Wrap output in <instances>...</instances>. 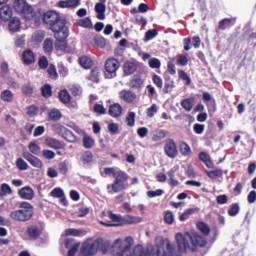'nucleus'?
<instances>
[{
  "mask_svg": "<svg viewBox=\"0 0 256 256\" xmlns=\"http://www.w3.org/2000/svg\"><path fill=\"white\" fill-rule=\"evenodd\" d=\"M176 241L178 245V251L180 253H185V251L195 252L197 251V247H205V245H207V239L196 232L191 234L177 233Z\"/></svg>",
  "mask_w": 256,
  "mask_h": 256,
  "instance_id": "obj_1",
  "label": "nucleus"
},
{
  "mask_svg": "<svg viewBox=\"0 0 256 256\" xmlns=\"http://www.w3.org/2000/svg\"><path fill=\"white\" fill-rule=\"evenodd\" d=\"M13 9L16 13L23 15L25 19L31 21L33 19L35 23H41V10L35 12L33 7L25 0H15L13 3Z\"/></svg>",
  "mask_w": 256,
  "mask_h": 256,
  "instance_id": "obj_2",
  "label": "nucleus"
},
{
  "mask_svg": "<svg viewBox=\"0 0 256 256\" xmlns=\"http://www.w3.org/2000/svg\"><path fill=\"white\" fill-rule=\"evenodd\" d=\"M103 251V253H107V245L101 238L93 240L92 238L86 239L80 248V253L83 256H95L98 251Z\"/></svg>",
  "mask_w": 256,
  "mask_h": 256,
  "instance_id": "obj_3",
  "label": "nucleus"
},
{
  "mask_svg": "<svg viewBox=\"0 0 256 256\" xmlns=\"http://www.w3.org/2000/svg\"><path fill=\"white\" fill-rule=\"evenodd\" d=\"M9 217L18 223H27L33 217V206L28 202H22L20 209L11 211Z\"/></svg>",
  "mask_w": 256,
  "mask_h": 256,
  "instance_id": "obj_4",
  "label": "nucleus"
},
{
  "mask_svg": "<svg viewBox=\"0 0 256 256\" xmlns=\"http://www.w3.org/2000/svg\"><path fill=\"white\" fill-rule=\"evenodd\" d=\"M41 15V20L46 25H49L51 31H57V27H59V25H63L65 22V20L61 19V15L53 10L45 13L41 12Z\"/></svg>",
  "mask_w": 256,
  "mask_h": 256,
  "instance_id": "obj_5",
  "label": "nucleus"
},
{
  "mask_svg": "<svg viewBox=\"0 0 256 256\" xmlns=\"http://www.w3.org/2000/svg\"><path fill=\"white\" fill-rule=\"evenodd\" d=\"M164 153L170 159H175V157L179 155V150H177V144L175 143V140L173 139L166 140V143L164 146Z\"/></svg>",
  "mask_w": 256,
  "mask_h": 256,
  "instance_id": "obj_6",
  "label": "nucleus"
},
{
  "mask_svg": "<svg viewBox=\"0 0 256 256\" xmlns=\"http://www.w3.org/2000/svg\"><path fill=\"white\" fill-rule=\"evenodd\" d=\"M54 37L59 43H63L67 37H69V28L65 25V22H62V25H58L56 30H52Z\"/></svg>",
  "mask_w": 256,
  "mask_h": 256,
  "instance_id": "obj_7",
  "label": "nucleus"
},
{
  "mask_svg": "<svg viewBox=\"0 0 256 256\" xmlns=\"http://www.w3.org/2000/svg\"><path fill=\"white\" fill-rule=\"evenodd\" d=\"M129 188V184L118 182L114 180L112 184L107 185L108 193H121V191H125V189Z\"/></svg>",
  "mask_w": 256,
  "mask_h": 256,
  "instance_id": "obj_8",
  "label": "nucleus"
},
{
  "mask_svg": "<svg viewBox=\"0 0 256 256\" xmlns=\"http://www.w3.org/2000/svg\"><path fill=\"white\" fill-rule=\"evenodd\" d=\"M23 157L26 161H28V163H30V165H32V167H36V169H41V167H43V161L31 153L24 152Z\"/></svg>",
  "mask_w": 256,
  "mask_h": 256,
  "instance_id": "obj_9",
  "label": "nucleus"
},
{
  "mask_svg": "<svg viewBox=\"0 0 256 256\" xmlns=\"http://www.w3.org/2000/svg\"><path fill=\"white\" fill-rule=\"evenodd\" d=\"M18 195L21 197V199L31 201L33 197H35V192L33 191V188L26 186L19 190Z\"/></svg>",
  "mask_w": 256,
  "mask_h": 256,
  "instance_id": "obj_10",
  "label": "nucleus"
},
{
  "mask_svg": "<svg viewBox=\"0 0 256 256\" xmlns=\"http://www.w3.org/2000/svg\"><path fill=\"white\" fill-rule=\"evenodd\" d=\"M120 63L115 58H110L105 63L107 73H115L119 69Z\"/></svg>",
  "mask_w": 256,
  "mask_h": 256,
  "instance_id": "obj_11",
  "label": "nucleus"
},
{
  "mask_svg": "<svg viewBox=\"0 0 256 256\" xmlns=\"http://www.w3.org/2000/svg\"><path fill=\"white\" fill-rule=\"evenodd\" d=\"M120 99H123L126 103H133L134 100L137 99V95L131 90H122L120 92Z\"/></svg>",
  "mask_w": 256,
  "mask_h": 256,
  "instance_id": "obj_12",
  "label": "nucleus"
},
{
  "mask_svg": "<svg viewBox=\"0 0 256 256\" xmlns=\"http://www.w3.org/2000/svg\"><path fill=\"white\" fill-rule=\"evenodd\" d=\"M95 11L97 12V19H99L100 21H105L106 16H105V12L107 11V6H105V4L98 2L95 5Z\"/></svg>",
  "mask_w": 256,
  "mask_h": 256,
  "instance_id": "obj_13",
  "label": "nucleus"
},
{
  "mask_svg": "<svg viewBox=\"0 0 256 256\" xmlns=\"http://www.w3.org/2000/svg\"><path fill=\"white\" fill-rule=\"evenodd\" d=\"M22 60L25 65H33V63H35V53L32 50L24 51Z\"/></svg>",
  "mask_w": 256,
  "mask_h": 256,
  "instance_id": "obj_14",
  "label": "nucleus"
},
{
  "mask_svg": "<svg viewBox=\"0 0 256 256\" xmlns=\"http://www.w3.org/2000/svg\"><path fill=\"white\" fill-rule=\"evenodd\" d=\"M27 235L32 241H36L38 237H41V229L35 225H31L27 228Z\"/></svg>",
  "mask_w": 256,
  "mask_h": 256,
  "instance_id": "obj_15",
  "label": "nucleus"
},
{
  "mask_svg": "<svg viewBox=\"0 0 256 256\" xmlns=\"http://www.w3.org/2000/svg\"><path fill=\"white\" fill-rule=\"evenodd\" d=\"M13 15V11L9 5H4L0 8V18L2 21H9Z\"/></svg>",
  "mask_w": 256,
  "mask_h": 256,
  "instance_id": "obj_16",
  "label": "nucleus"
},
{
  "mask_svg": "<svg viewBox=\"0 0 256 256\" xmlns=\"http://www.w3.org/2000/svg\"><path fill=\"white\" fill-rule=\"evenodd\" d=\"M58 5L62 9L79 7V5H81V0H61Z\"/></svg>",
  "mask_w": 256,
  "mask_h": 256,
  "instance_id": "obj_17",
  "label": "nucleus"
},
{
  "mask_svg": "<svg viewBox=\"0 0 256 256\" xmlns=\"http://www.w3.org/2000/svg\"><path fill=\"white\" fill-rule=\"evenodd\" d=\"M202 99L208 107H212L213 111H216L217 103L215 102V98H213L209 92H203Z\"/></svg>",
  "mask_w": 256,
  "mask_h": 256,
  "instance_id": "obj_18",
  "label": "nucleus"
},
{
  "mask_svg": "<svg viewBox=\"0 0 256 256\" xmlns=\"http://www.w3.org/2000/svg\"><path fill=\"white\" fill-rule=\"evenodd\" d=\"M235 18H224L219 22L218 29L220 31H225V29H229V27H233L235 25Z\"/></svg>",
  "mask_w": 256,
  "mask_h": 256,
  "instance_id": "obj_19",
  "label": "nucleus"
},
{
  "mask_svg": "<svg viewBox=\"0 0 256 256\" xmlns=\"http://www.w3.org/2000/svg\"><path fill=\"white\" fill-rule=\"evenodd\" d=\"M143 218L135 217L131 215L122 216V225H135L137 223H141Z\"/></svg>",
  "mask_w": 256,
  "mask_h": 256,
  "instance_id": "obj_20",
  "label": "nucleus"
},
{
  "mask_svg": "<svg viewBox=\"0 0 256 256\" xmlns=\"http://www.w3.org/2000/svg\"><path fill=\"white\" fill-rule=\"evenodd\" d=\"M123 70L125 75H133L137 71V62L127 61L124 63Z\"/></svg>",
  "mask_w": 256,
  "mask_h": 256,
  "instance_id": "obj_21",
  "label": "nucleus"
},
{
  "mask_svg": "<svg viewBox=\"0 0 256 256\" xmlns=\"http://www.w3.org/2000/svg\"><path fill=\"white\" fill-rule=\"evenodd\" d=\"M47 147H50V149H63L65 145L63 142L55 139V138H47L45 141Z\"/></svg>",
  "mask_w": 256,
  "mask_h": 256,
  "instance_id": "obj_22",
  "label": "nucleus"
},
{
  "mask_svg": "<svg viewBox=\"0 0 256 256\" xmlns=\"http://www.w3.org/2000/svg\"><path fill=\"white\" fill-rule=\"evenodd\" d=\"M199 159L206 165V167H208V169H213L215 167L211 160V156L207 152H201L199 154Z\"/></svg>",
  "mask_w": 256,
  "mask_h": 256,
  "instance_id": "obj_23",
  "label": "nucleus"
},
{
  "mask_svg": "<svg viewBox=\"0 0 256 256\" xmlns=\"http://www.w3.org/2000/svg\"><path fill=\"white\" fill-rule=\"evenodd\" d=\"M121 113H123V107L120 104H113L108 110L110 117H121Z\"/></svg>",
  "mask_w": 256,
  "mask_h": 256,
  "instance_id": "obj_24",
  "label": "nucleus"
},
{
  "mask_svg": "<svg viewBox=\"0 0 256 256\" xmlns=\"http://www.w3.org/2000/svg\"><path fill=\"white\" fill-rule=\"evenodd\" d=\"M129 87H131V89H141V87H143V79H141V76H133L129 82Z\"/></svg>",
  "mask_w": 256,
  "mask_h": 256,
  "instance_id": "obj_25",
  "label": "nucleus"
},
{
  "mask_svg": "<svg viewBox=\"0 0 256 256\" xmlns=\"http://www.w3.org/2000/svg\"><path fill=\"white\" fill-rule=\"evenodd\" d=\"M48 117L50 121H59L63 117V114L59 109L52 108L48 111Z\"/></svg>",
  "mask_w": 256,
  "mask_h": 256,
  "instance_id": "obj_26",
  "label": "nucleus"
},
{
  "mask_svg": "<svg viewBox=\"0 0 256 256\" xmlns=\"http://www.w3.org/2000/svg\"><path fill=\"white\" fill-rule=\"evenodd\" d=\"M50 195H51V197H57V198L61 199L62 203H64V205H67V199H65V193L63 192V189L54 188L50 192Z\"/></svg>",
  "mask_w": 256,
  "mask_h": 256,
  "instance_id": "obj_27",
  "label": "nucleus"
},
{
  "mask_svg": "<svg viewBox=\"0 0 256 256\" xmlns=\"http://www.w3.org/2000/svg\"><path fill=\"white\" fill-rule=\"evenodd\" d=\"M9 29L13 33H17L21 29V20L17 17H14L9 22Z\"/></svg>",
  "mask_w": 256,
  "mask_h": 256,
  "instance_id": "obj_28",
  "label": "nucleus"
},
{
  "mask_svg": "<svg viewBox=\"0 0 256 256\" xmlns=\"http://www.w3.org/2000/svg\"><path fill=\"white\" fill-rule=\"evenodd\" d=\"M79 64L83 69H91L93 67V60L89 56H82L79 58Z\"/></svg>",
  "mask_w": 256,
  "mask_h": 256,
  "instance_id": "obj_29",
  "label": "nucleus"
},
{
  "mask_svg": "<svg viewBox=\"0 0 256 256\" xmlns=\"http://www.w3.org/2000/svg\"><path fill=\"white\" fill-rule=\"evenodd\" d=\"M101 75V71L99 70V68L95 67L91 70L89 76L87 77V79L89 81H93V83H99V77Z\"/></svg>",
  "mask_w": 256,
  "mask_h": 256,
  "instance_id": "obj_30",
  "label": "nucleus"
},
{
  "mask_svg": "<svg viewBox=\"0 0 256 256\" xmlns=\"http://www.w3.org/2000/svg\"><path fill=\"white\" fill-rule=\"evenodd\" d=\"M114 181H118L119 183H125L129 179V175H127V172L123 171H117L114 172Z\"/></svg>",
  "mask_w": 256,
  "mask_h": 256,
  "instance_id": "obj_31",
  "label": "nucleus"
},
{
  "mask_svg": "<svg viewBox=\"0 0 256 256\" xmlns=\"http://www.w3.org/2000/svg\"><path fill=\"white\" fill-rule=\"evenodd\" d=\"M2 101H6V103H11L15 97L11 90H4L0 95Z\"/></svg>",
  "mask_w": 256,
  "mask_h": 256,
  "instance_id": "obj_32",
  "label": "nucleus"
},
{
  "mask_svg": "<svg viewBox=\"0 0 256 256\" xmlns=\"http://www.w3.org/2000/svg\"><path fill=\"white\" fill-rule=\"evenodd\" d=\"M77 25L85 29H93V22H91V18L89 17L78 20Z\"/></svg>",
  "mask_w": 256,
  "mask_h": 256,
  "instance_id": "obj_33",
  "label": "nucleus"
},
{
  "mask_svg": "<svg viewBox=\"0 0 256 256\" xmlns=\"http://www.w3.org/2000/svg\"><path fill=\"white\" fill-rule=\"evenodd\" d=\"M83 146L85 149H93L95 146V139H93L91 136L84 135Z\"/></svg>",
  "mask_w": 256,
  "mask_h": 256,
  "instance_id": "obj_34",
  "label": "nucleus"
},
{
  "mask_svg": "<svg viewBox=\"0 0 256 256\" xmlns=\"http://www.w3.org/2000/svg\"><path fill=\"white\" fill-rule=\"evenodd\" d=\"M110 219L113 221V225H118V227H121L123 225V216L114 214L113 212H108Z\"/></svg>",
  "mask_w": 256,
  "mask_h": 256,
  "instance_id": "obj_35",
  "label": "nucleus"
},
{
  "mask_svg": "<svg viewBox=\"0 0 256 256\" xmlns=\"http://www.w3.org/2000/svg\"><path fill=\"white\" fill-rule=\"evenodd\" d=\"M193 103H195V98H186L182 100L181 105L185 111H191L193 109Z\"/></svg>",
  "mask_w": 256,
  "mask_h": 256,
  "instance_id": "obj_36",
  "label": "nucleus"
},
{
  "mask_svg": "<svg viewBox=\"0 0 256 256\" xmlns=\"http://www.w3.org/2000/svg\"><path fill=\"white\" fill-rule=\"evenodd\" d=\"M85 231L83 229H75V228H69L66 230V235L68 237H81Z\"/></svg>",
  "mask_w": 256,
  "mask_h": 256,
  "instance_id": "obj_37",
  "label": "nucleus"
},
{
  "mask_svg": "<svg viewBox=\"0 0 256 256\" xmlns=\"http://www.w3.org/2000/svg\"><path fill=\"white\" fill-rule=\"evenodd\" d=\"M167 137V131L165 130H156L153 133L152 140L154 141H163Z\"/></svg>",
  "mask_w": 256,
  "mask_h": 256,
  "instance_id": "obj_38",
  "label": "nucleus"
},
{
  "mask_svg": "<svg viewBox=\"0 0 256 256\" xmlns=\"http://www.w3.org/2000/svg\"><path fill=\"white\" fill-rule=\"evenodd\" d=\"M175 89V81L171 78L165 79L164 93H171Z\"/></svg>",
  "mask_w": 256,
  "mask_h": 256,
  "instance_id": "obj_39",
  "label": "nucleus"
},
{
  "mask_svg": "<svg viewBox=\"0 0 256 256\" xmlns=\"http://www.w3.org/2000/svg\"><path fill=\"white\" fill-rule=\"evenodd\" d=\"M43 49L45 53H47L48 55H51V53H53V39L51 38L46 39L43 44Z\"/></svg>",
  "mask_w": 256,
  "mask_h": 256,
  "instance_id": "obj_40",
  "label": "nucleus"
},
{
  "mask_svg": "<svg viewBox=\"0 0 256 256\" xmlns=\"http://www.w3.org/2000/svg\"><path fill=\"white\" fill-rule=\"evenodd\" d=\"M239 211H241L239 203H234L230 206V209L228 210V215L230 217H237V215H239Z\"/></svg>",
  "mask_w": 256,
  "mask_h": 256,
  "instance_id": "obj_41",
  "label": "nucleus"
},
{
  "mask_svg": "<svg viewBox=\"0 0 256 256\" xmlns=\"http://www.w3.org/2000/svg\"><path fill=\"white\" fill-rule=\"evenodd\" d=\"M81 161L84 163V165H89V163L93 161V153H91V151H85L81 155Z\"/></svg>",
  "mask_w": 256,
  "mask_h": 256,
  "instance_id": "obj_42",
  "label": "nucleus"
},
{
  "mask_svg": "<svg viewBox=\"0 0 256 256\" xmlns=\"http://www.w3.org/2000/svg\"><path fill=\"white\" fill-rule=\"evenodd\" d=\"M197 228L201 233H203L206 237L211 233V228L205 222H198Z\"/></svg>",
  "mask_w": 256,
  "mask_h": 256,
  "instance_id": "obj_43",
  "label": "nucleus"
},
{
  "mask_svg": "<svg viewBox=\"0 0 256 256\" xmlns=\"http://www.w3.org/2000/svg\"><path fill=\"white\" fill-rule=\"evenodd\" d=\"M63 139H65L66 141H68V143H75V141H77V136H75V134H73L71 132V130L67 129L64 133V135H62Z\"/></svg>",
  "mask_w": 256,
  "mask_h": 256,
  "instance_id": "obj_44",
  "label": "nucleus"
},
{
  "mask_svg": "<svg viewBox=\"0 0 256 256\" xmlns=\"http://www.w3.org/2000/svg\"><path fill=\"white\" fill-rule=\"evenodd\" d=\"M206 175H208L210 179H217L219 177H223V170L216 169V170L206 171Z\"/></svg>",
  "mask_w": 256,
  "mask_h": 256,
  "instance_id": "obj_45",
  "label": "nucleus"
},
{
  "mask_svg": "<svg viewBox=\"0 0 256 256\" xmlns=\"http://www.w3.org/2000/svg\"><path fill=\"white\" fill-rule=\"evenodd\" d=\"M28 149L33 155H39L41 153V147H39L37 142H30Z\"/></svg>",
  "mask_w": 256,
  "mask_h": 256,
  "instance_id": "obj_46",
  "label": "nucleus"
},
{
  "mask_svg": "<svg viewBox=\"0 0 256 256\" xmlns=\"http://www.w3.org/2000/svg\"><path fill=\"white\" fill-rule=\"evenodd\" d=\"M16 167L20 171H27L29 169V164H27V162H25V160H23L22 158H18L16 160Z\"/></svg>",
  "mask_w": 256,
  "mask_h": 256,
  "instance_id": "obj_47",
  "label": "nucleus"
},
{
  "mask_svg": "<svg viewBox=\"0 0 256 256\" xmlns=\"http://www.w3.org/2000/svg\"><path fill=\"white\" fill-rule=\"evenodd\" d=\"M59 99L62 101V103H69V101H71V96L67 90H61L59 92Z\"/></svg>",
  "mask_w": 256,
  "mask_h": 256,
  "instance_id": "obj_48",
  "label": "nucleus"
},
{
  "mask_svg": "<svg viewBox=\"0 0 256 256\" xmlns=\"http://www.w3.org/2000/svg\"><path fill=\"white\" fill-rule=\"evenodd\" d=\"M32 39H33V41H36L37 43H41V41H43V39H45V32L41 31V30L34 32V34L32 35Z\"/></svg>",
  "mask_w": 256,
  "mask_h": 256,
  "instance_id": "obj_49",
  "label": "nucleus"
},
{
  "mask_svg": "<svg viewBox=\"0 0 256 256\" xmlns=\"http://www.w3.org/2000/svg\"><path fill=\"white\" fill-rule=\"evenodd\" d=\"M54 132L63 137L64 133L67 131V128L61 124H55L52 126Z\"/></svg>",
  "mask_w": 256,
  "mask_h": 256,
  "instance_id": "obj_50",
  "label": "nucleus"
},
{
  "mask_svg": "<svg viewBox=\"0 0 256 256\" xmlns=\"http://www.w3.org/2000/svg\"><path fill=\"white\" fill-rule=\"evenodd\" d=\"M180 153L184 156L187 157L189 153H191V147L187 143H181L180 144Z\"/></svg>",
  "mask_w": 256,
  "mask_h": 256,
  "instance_id": "obj_51",
  "label": "nucleus"
},
{
  "mask_svg": "<svg viewBox=\"0 0 256 256\" xmlns=\"http://www.w3.org/2000/svg\"><path fill=\"white\" fill-rule=\"evenodd\" d=\"M164 221L168 225H173V222L175 221V216L173 215V212H171V211L165 212Z\"/></svg>",
  "mask_w": 256,
  "mask_h": 256,
  "instance_id": "obj_52",
  "label": "nucleus"
},
{
  "mask_svg": "<svg viewBox=\"0 0 256 256\" xmlns=\"http://www.w3.org/2000/svg\"><path fill=\"white\" fill-rule=\"evenodd\" d=\"M126 123L129 127H135V112H129L126 116Z\"/></svg>",
  "mask_w": 256,
  "mask_h": 256,
  "instance_id": "obj_53",
  "label": "nucleus"
},
{
  "mask_svg": "<svg viewBox=\"0 0 256 256\" xmlns=\"http://www.w3.org/2000/svg\"><path fill=\"white\" fill-rule=\"evenodd\" d=\"M42 95L43 97H45L46 99H48V97H51V95H53V92L51 90V85L46 84L42 87Z\"/></svg>",
  "mask_w": 256,
  "mask_h": 256,
  "instance_id": "obj_54",
  "label": "nucleus"
},
{
  "mask_svg": "<svg viewBox=\"0 0 256 256\" xmlns=\"http://www.w3.org/2000/svg\"><path fill=\"white\" fill-rule=\"evenodd\" d=\"M152 81H153L154 85H156V87H158V89H163V79L160 78L159 75L154 74L152 76Z\"/></svg>",
  "mask_w": 256,
  "mask_h": 256,
  "instance_id": "obj_55",
  "label": "nucleus"
},
{
  "mask_svg": "<svg viewBox=\"0 0 256 256\" xmlns=\"http://www.w3.org/2000/svg\"><path fill=\"white\" fill-rule=\"evenodd\" d=\"M47 73L51 79H57L58 74H57V68H55V65L51 64L48 69Z\"/></svg>",
  "mask_w": 256,
  "mask_h": 256,
  "instance_id": "obj_56",
  "label": "nucleus"
},
{
  "mask_svg": "<svg viewBox=\"0 0 256 256\" xmlns=\"http://www.w3.org/2000/svg\"><path fill=\"white\" fill-rule=\"evenodd\" d=\"M148 65L151 69H159L161 67V61L157 58H152L148 61Z\"/></svg>",
  "mask_w": 256,
  "mask_h": 256,
  "instance_id": "obj_57",
  "label": "nucleus"
},
{
  "mask_svg": "<svg viewBox=\"0 0 256 256\" xmlns=\"http://www.w3.org/2000/svg\"><path fill=\"white\" fill-rule=\"evenodd\" d=\"M39 113V108L35 105H31L27 108V114L30 117H35Z\"/></svg>",
  "mask_w": 256,
  "mask_h": 256,
  "instance_id": "obj_58",
  "label": "nucleus"
},
{
  "mask_svg": "<svg viewBox=\"0 0 256 256\" xmlns=\"http://www.w3.org/2000/svg\"><path fill=\"white\" fill-rule=\"evenodd\" d=\"M158 32L155 29L152 30H148L145 34V39L146 41H151V39H155V37H157Z\"/></svg>",
  "mask_w": 256,
  "mask_h": 256,
  "instance_id": "obj_59",
  "label": "nucleus"
},
{
  "mask_svg": "<svg viewBox=\"0 0 256 256\" xmlns=\"http://www.w3.org/2000/svg\"><path fill=\"white\" fill-rule=\"evenodd\" d=\"M72 95H74V97H79L81 96V93H83V90H81V86L79 85H73L70 89Z\"/></svg>",
  "mask_w": 256,
  "mask_h": 256,
  "instance_id": "obj_60",
  "label": "nucleus"
},
{
  "mask_svg": "<svg viewBox=\"0 0 256 256\" xmlns=\"http://www.w3.org/2000/svg\"><path fill=\"white\" fill-rule=\"evenodd\" d=\"M42 157L48 160L55 159V152H53L52 150L45 149L42 151Z\"/></svg>",
  "mask_w": 256,
  "mask_h": 256,
  "instance_id": "obj_61",
  "label": "nucleus"
},
{
  "mask_svg": "<svg viewBox=\"0 0 256 256\" xmlns=\"http://www.w3.org/2000/svg\"><path fill=\"white\" fill-rule=\"evenodd\" d=\"M38 65L40 69H47V67H49V60H47V57L43 56L39 59Z\"/></svg>",
  "mask_w": 256,
  "mask_h": 256,
  "instance_id": "obj_62",
  "label": "nucleus"
},
{
  "mask_svg": "<svg viewBox=\"0 0 256 256\" xmlns=\"http://www.w3.org/2000/svg\"><path fill=\"white\" fill-rule=\"evenodd\" d=\"M157 111H159V108L156 106V104H153L150 108L147 109V117H154Z\"/></svg>",
  "mask_w": 256,
  "mask_h": 256,
  "instance_id": "obj_63",
  "label": "nucleus"
},
{
  "mask_svg": "<svg viewBox=\"0 0 256 256\" xmlns=\"http://www.w3.org/2000/svg\"><path fill=\"white\" fill-rule=\"evenodd\" d=\"M189 63V59H187L186 56L183 55H179L177 57V64L181 65L182 67H185V65H187Z\"/></svg>",
  "mask_w": 256,
  "mask_h": 256,
  "instance_id": "obj_64",
  "label": "nucleus"
}]
</instances>
